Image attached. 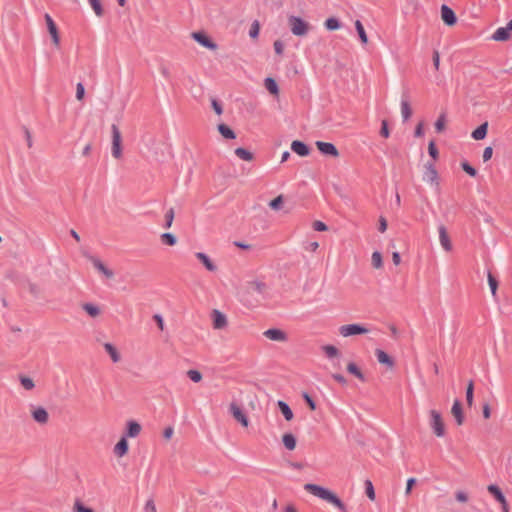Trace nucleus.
I'll return each mask as SVG.
<instances>
[{
    "mask_svg": "<svg viewBox=\"0 0 512 512\" xmlns=\"http://www.w3.org/2000/svg\"><path fill=\"white\" fill-rule=\"evenodd\" d=\"M304 489L312 495L334 505L340 512H347L344 502L332 491L317 484L307 483Z\"/></svg>",
    "mask_w": 512,
    "mask_h": 512,
    "instance_id": "f257e3e1",
    "label": "nucleus"
},
{
    "mask_svg": "<svg viewBox=\"0 0 512 512\" xmlns=\"http://www.w3.org/2000/svg\"><path fill=\"white\" fill-rule=\"evenodd\" d=\"M288 23L295 36H305L309 31V23L298 16H289Z\"/></svg>",
    "mask_w": 512,
    "mask_h": 512,
    "instance_id": "f03ea898",
    "label": "nucleus"
},
{
    "mask_svg": "<svg viewBox=\"0 0 512 512\" xmlns=\"http://www.w3.org/2000/svg\"><path fill=\"white\" fill-rule=\"evenodd\" d=\"M431 421L430 426L437 437H443L445 435V425L442 420L441 414L436 410L430 411Z\"/></svg>",
    "mask_w": 512,
    "mask_h": 512,
    "instance_id": "7ed1b4c3",
    "label": "nucleus"
},
{
    "mask_svg": "<svg viewBox=\"0 0 512 512\" xmlns=\"http://www.w3.org/2000/svg\"><path fill=\"white\" fill-rule=\"evenodd\" d=\"M111 132H112V155L114 158L119 159L122 156L121 132L116 124H112Z\"/></svg>",
    "mask_w": 512,
    "mask_h": 512,
    "instance_id": "20e7f679",
    "label": "nucleus"
},
{
    "mask_svg": "<svg viewBox=\"0 0 512 512\" xmlns=\"http://www.w3.org/2000/svg\"><path fill=\"white\" fill-rule=\"evenodd\" d=\"M368 332H369V329H367L365 326H363L361 324H346V325L340 326V328H339V333L343 337L366 334Z\"/></svg>",
    "mask_w": 512,
    "mask_h": 512,
    "instance_id": "39448f33",
    "label": "nucleus"
},
{
    "mask_svg": "<svg viewBox=\"0 0 512 512\" xmlns=\"http://www.w3.org/2000/svg\"><path fill=\"white\" fill-rule=\"evenodd\" d=\"M423 180L439 188V176L433 162H427L424 166Z\"/></svg>",
    "mask_w": 512,
    "mask_h": 512,
    "instance_id": "423d86ee",
    "label": "nucleus"
},
{
    "mask_svg": "<svg viewBox=\"0 0 512 512\" xmlns=\"http://www.w3.org/2000/svg\"><path fill=\"white\" fill-rule=\"evenodd\" d=\"M191 36L196 42L207 49L216 50L218 47L204 32H193Z\"/></svg>",
    "mask_w": 512,
    "mask_h": 512,
    "instance_id": "0eeeda50",
    "label": "nucleus"
},
{
    "mask_svg": "<svg viewBox=\"0 0 512 512\" xmlns=\"http://www.w3.org/2000/svg\"><path fill=\"white\" fill-rule=\"evenodd\" d=\"M263 335L272 341L277 342H286L288 340V335L285 331L278 328H270L263 332Z\"/></svg>",
    "mask_w": 512,
    "mask_h": 512,
    "instance_id": "6e6552de",
    "label": "nucleus"
},
{
    "mask_svg": "<svg viewBox=\"0 0 512 512\" xmlns=\"http://www.w3.org/2000/svg\"><path fill=\"white\" fill-rule=\"evenodd\" d=\"M441 19L447 26H454L457 22L455 12L446 4L441 6Z\"/></svg>",
    "mask_w": 512,
    "mask_h": 512,
    "instance_id": "1a4fd4ad",
    "label": "nucleus"
},
{
    "mask_svg": "<svg viewBox=\"0 0 512 512\" xmlns=\"http://www.w3.org/2000/svg\"><path fill=\"white\" fill-rule=\"evenodd\" d=\"M316 146L318 150L326 156L338 157L339 151L336 146L329 142L317 141Z\"/></svg>",
    "mask_w": 512,
    "mask_h": 512,
    "instance_id": "9d476101",
    "label": "nucleus"
},
{
    "mask_svg": "<svg viewBox=\"0 0 512 512\" xmlns=\"http://www.w3.org/2000/svg\"><path fill=\"white\" fill-rule=\"evenodd\" d=\"M44 18H45V22H46L48 31H49V33H50V35L52 37L53 43L56 46H59V44H60V37H59V33H58V28H57L54 20L47 13L45 14Z\"/></svg>",
    "mask_w": 512,
    "mask_h": 512,
    "instance_id": "9b49d317",
    "label": "nucleus"
},
{
    "mask_svg": "<svg viewBox=\"0 0 512 512\" xmlns=\"http://www.w3.org/2000/svg\"><path fill=\"white\" fill-rule=\"evenodd\" d=\"M401 114L403 121L409 120L412 115V108L409 101V93L408 91H404L401 98Z\"/></svg>",
    "mask_w": 512,
    "mask_h": 512,
    "instance_id": "f8f14e48",
    "label": "nucleus"
},
{
    "mask_svg": "<svg viewBox=\"0 0 512 512\" xmlns=\"http://www.w3.org/2000/svg\"><path fill=\"white\" fill-rule=\"evenodd\" d=\"M230 412L233 417L240 422L244 427H247L249 424L248 418L243 412V410L234 402L230 404Z\"/></svg>",
    "mask_w": 512,
    "mask_h": 512,
    "instance_id": "ddd939ff",
    "label": "nucleus"
},
{
    "mask_svg": "<svg viewBox=\"0 0 512 512\" xmlns=\"http://www.w3.org/2000/svg\"><path fill=\"white\" fill-rule=\"evenodd\" d=\"M213 320V328L214 329H223L227 326V318L226 316L217 309H214L211 313Z\"/></svg>",
    "mask_w": 512,
    "mask_h": 512,
    "instance_id": "4468645a",
    "label": "nucleus"
},
{
    "mask_svg": "<svg viewBox=\"0 0 512 512\" xmlns=\"http://www.w3.org/2000/svg\"><path fill=\"white\" fill-rule=\"evenodd\" d=\"M438 232H439L440 243H441V246L443 247V249L446 251H451L452 243H451V240L449 238V235H448V232H447L445 226L440 225L438 227Z\"/></svg>",
    "mask_w": 512,
    "mask_h": 512,
    "instance_id": "2eb2a0df",
    "label": "nucleus"
},
{
    "mask_svg": "<svg viewBox=\"0 0 512 512\" xmlns=\"http://www.w3.org/2000/svg\"><path fill=\"white\" fill-rule=\"evenodd\" d=\"M291 149L294 153L301 157L308 156L310 153L309 146L300 140H294L291 144Z\"/></svg>",
    "mask_w": 512,
    "mask_h": 512,
    "instance_id": "dca6fc26",
    "label": "nucleus"
},
{
    "mask_svg": "<svg viewBox=\"0 0 512 512\" xmlns=\"http://www.w3.org/2000/svg\"><path fill=\"white\" fill-rule=\"evenodd\" d=\"M451 413L454 416L456 423L458 425H462L464 423V414H463V410H462V405L458 399H456L454 401L452 409H451Z\"/></svg>",
    "mask_w": 512,
    "mask_h": 512,
    "instance_id": "f3484780",
    "label": "nucleus"
},
{
    "mask_svg": "<svg viewBox=\"0 0 512 512\" xmlns=\"http://www.w3.org/2000/svg\"><path fill=\"white\" fill-rule=\"evenodd\" d=\"M195 256L208 271L215 272L217 270L216 264H214V262L209 258L207 254L203 252H197Z\"/></svg>",
    "mask_w": 512,
    "mask_h": 512,
    "instance_id": "a211bd4d",
    "label": "nucleus"
},
{
    "mask_svg": "<svg viewBox=\"0 0 512 512\" xmlns=\"http://www.w3.org/2000/svg\"><path fill=\"white\" fill-rule=\"evenodd\" d=\"M375 355L379 363L386 365L388 368H393L395 362L391 356L381 349L375 350Z\"/></svg>",
    "mask_w": 512,
    "mask_h": 512,
    "instance_id": "6ab92c4d",
    "label": "nucleus"
},
{
    "mask_svg": "<svg viewBox=\"0 0 512 512\" xmlns=\"http://www.w3.org/2000/svg\"><path fill=\"white\" fill-rule=\"evenodd\" d=\"M91 260L94 268L101 272L106 278L111 279L114 277V272L107 268L100 259L92 258Z\"/></svg>",
    "mask_w": 512,
    "mask_h": 512,
    "instance_id": "aec40b11",
    "label": "nucleus"
},
{
    "mask_svg": "<svg viewBox=\"0 0 512 512\" xmlns=\"http://www.w3.org/2000/svg\"><path fill=\"white\" fill-rule=\"evenodd\" d=\"M140 432L141 425L134 420H130L127 422V429L124 437L135 438L140 434Z\"/></svg>",
    "mask_w": 512,
    "mask_h": 512,
    "instance_id": "412c9836",
    "label": "nucleus"
},
{
    "mask_svg": "<svg viewBox=\"0 0 512 512\" xmlns=\"http://www.w3.org/2000/svg\"><path fill=\"white\" fill-rule=\"evenodd\" d=\"M33 419L39 424H46L49 419L48 412L43 407H38L32 412Z\"/></svg>",
    "mask_w": 512,
    "mask_h": 512,
    "instance_id": "4be33fe9",
    "label": "nucleus"
},
{
    "mask_svg": "<svg viewBox=\"0 0 512 512\" xmlns=\"http://www.w3.org/2000/svg\"><path fill=\"white\" fill-rule=\"evenodd\" d=\"M487 489L489 493L492 494L495 497V499L501 503V505H506L505 496L497 485L491 484L488 486Z\"/></svg>",
    "mask_w": 512,
    "mask_h": 512,
    "instance_id": "5701e85b",
    "label": "nucleus"
},
{
    "mask_svg": "<svg viewBox=\"0 0 512 512\" xmlns=\"http://www.w3.org/2000/svg\"><path fill=\"white\" fill-rule=\"evenodd\" d=\"M510 30L505 27L498 28L492 35V39L495 41H507L510 38Z\"/></svg>",
    "mask_w": 512,
    "mask_h": 512,
    "instance_id": "b1692460",
    "label": "nucleus"
},
{
    "mask_svg": "<svg viewBox=\"0 0 512 512\" xmlns=\"http://www.w3.org/2000/svg\"><path fill=\"white\" fill-rule=\"evenodd\" d=\"M128 452V442L126 437H122L114 447V453L118 457H122Z\"/></svg>",
    "mask_w": 512,
    "mask_h": 512,
    "instance_id": "393cba45",
    "label": "nucleus"
},
{
    "mask_svg": "<svg viewBox=\"0 0 512 512\" xmlns=\"http://www.w3.org/2000/svg\"><path fill=\"white\" fill-rule=\"evenodd\" d=\"M488 131V122L482 123L472 132V138L475 140H482L486 137Z\"/></svg>",
    "mask_w": 512,
    "mask_h": 512,
    "instance_id": "a878e982",
    "label": "nucleus"
},
{
    "mask_svg": "<svg viewBox=\"0 0 512 512\" xmlns=\"http://www.w3.org/2000/svg\"><path fill=\"white\" fill-rule=\"evenodd\" d=\"M104 349L109 354V356L111 357V360L114 363H117L121 360L120 353L118 352V350L116 349V347L113 344L105 343Z\"/></svg>",
    "mask_w": 512,
    "mask_h": 512,
    "instance_id": "bb28decb",
    "label": "nucleus"
},
{
    "mask_svg": "<svg viewBox=\"0 0 512 512\" xmlns=\"http://www.w3.org/2000/svg\"><path fill=\"white\" fill-rule=\"evenodd\" d=\"M277 405H278L281 413L283 414L285 420L291 421L293 419L294 415H293V412H292L291 408L289 407V405L282 400H279L277 402Z\"/></svg>",
    "mask_w": 512,
    "mask_h": 512,
    "instance_id": "cd10ccee",
    "label": "nucleus"
},
{
    "mask_svg": "<svg viewBox=\"0 0 512 512\" xmlns=\"http://www.w3.org/2000/svg\"><path fill=\"white\" fill-rule=\"evenodd\" d=\"M218 131L225 139H235L236 138L235 132L226 124H223V123L219 124Z\"/></svg>",
    "mask_w": 512,
    "mask_h": 512,
    "instance_id": "c85d7f7f",
    "label": "nucleus"
},
{
    "mask_svg": "<svg viewBox=\"0 0 512 512\" xmlns=\"http://www.w3.org/2000/svg\"><path fill=\"white\" fill-rule=\"evenodd\" d=\"M265 88L272 94V95H278L279 88L277 82L271 78L267 77L264 81Z\"/></svg>",
    "mask_w": 512,
    "mask_h": 512,
    "instance_id": "c756f323",
    "label": "nucleus"
},
{
    "mask_svg": "<svg viewBox=\"0 0 512 512\" xmlns=\"http://www.w3.org/2000/svg\"><path fill=\"white\" fill-rule=\"evenodd\" d=\"M282 441H283V444L284 446L288 449V450H294L295 447H296V438L293 434L291 433H286L283 435L282 437Z\"/></svg>",
    "mask_w": 512,
    "mask_h": 512,
    "instance_id": "7c9ffc66",
    "label": "nucleus"
},
{
    "mask_svg": "<svg viewBox=\"0 0 512 512\" xmlns=\"http://www.w3.org/2000/svg\"><path fill=\"white\" fill-rule=\"evenodd\" d=\"M234 153L237 157L244 161H252L254 159L253 153L242 147L236 148Z\"/></svg>",
    "mask_w": 512,
    "mask_h": 512,
    "instance_id": "2f4dec72",
    "label": "nucleus"
},
{
    "mask_svg": "<svg viewBox=\"0 0 512 512\" xmlns=\"http://www.w3.org/2000/svg\"><path fill=\"white\" fill-rule=\"evenodd\" d=\"M347 371L357 377L360 381L364 382L365 376L362 371L358 368V366L354 362H350L347 365Z\"/></svg>",
    "mask_w": 512,
    "mask_h": 512,
    "instance_id": "473e14b6",
    "label": "nucleus"
},
{
    "mask_svg": "<svg viewBox=\"0 0 512 512\" xmlns=\"http://www.w3.org/2000/svg\"><path fill=\"white\" fill-rule=\"evenodd\" d=\"M82 308L85 312H87L93 318L100 315L99 307L92 303H85L82 305Z\"/></svg>",
    "mask_w": 512,
    "mask_h": 512,
    "instance_id": "72a5a7b5",
    "label": "nucleus"
},
{
    "mask_svg": "<svg viewBox=\"0 0 512 512\" xmlns=\"http://www.w3.org/2000/svg\"><path fill=\"white\" fill-rule=\"evenodd\" d=\"M355 28H356V31H357V33L359 35V38H360V41L362 42V44H367L368 37H367L365 29H364V27H363V25H362L360 20H356Z\"/></svg>",
    "mask_w": 512,
    "mask_h": 512,
    "instance_id": "f704fd0d",
    "label": "nucleus"
},
{
    "mask_svg": "<svg viewBox=\"0 0 512 512\" xmlns=\"http://www.w3.org/2000/svg\"><path fill=\"white\" fill-rule=\"evenodd\" d=\"M161 242L164 245L174 246L177 243V238L172 233H163L160 236Z\"/></svg>",
    "mask_w": 512,
    "mask_h": 512,
    "instance_id": "c9c22d12",
    "label": "nucleus"
},
{
    "mask_svg": "<svg viewBox=\"0 0 512 512\" xmlns=\"http://www.w3.org/2000/svg\"><path fill=\"white\" fill-rule=\"evenodd\" d=\"M324 25L327 30L334 31L340 28V21L335 17H330L325 21Z\"/></svg>",
    "mask_w": 512,
    "mask_h": 512,
    "instance_id": "e433bc0d",
    "label": "nucleus"
},
{
    "mask_svg": "<svg viewBox=\"0 0 512 512\" xmlns=\"http://www.w3.org/2000/svg\"><path fill=\"white\" fill-rule=\"evenodd\" d=\"M473 395H474V384L473 381L470 380L467 388H466V402L469 407L473 405Z\"/></svg>",
    "mask_w": 512,
    "mask_h": 512,
    "instance_id": "4c0bfd02",
    "label": "nucleus"
},
{
    "mask_svg": "<svg viewBox=\"0 0 512 512\" xmlns=\"http://www.w3.org/2000/svg\"><path fill=\"white\" fill-rule=\"evenodd\" d=\"M445 124H446V113H441L438 117V119L435 122V129L436 132L441 133L445 130Z\"/></svg>",
    "mask_w": 512,
    "mask_h": 512,
    "instance_id": "58836bf2",
    "label": "nucleus"
},
{
    "mask_svg": "<svg viewBox=\"0 0 512 512\" xmlns=\"http://www.w3.org/2000/svg\"><path fill=\"white\" fill-rule=\"evenodd\" d=\"M88 2L91 5L92 9L94 10L95 14L98 17H101L104 13V10H103L100 0H88Z\"/></svg>",
    "mask_w": 512,
    "mask_h": 512,
    "instance_id": "ea45409f",
    "label": "nucleus"
},
{
    "mask_svg": "<svg viewBox=\"0 0 512 512\" xmlns=\"http://www.w3.org/2000/svg\"><path fill=\"white\" fill-rule=\"evenodd\" d=\"M488 283L491 289V293L495 297L498 288V280L495 276L492 275L491 272H488Z\"/></svg>",
    "mask_w": 512,
    "mask_h": 512,
    "instance_id": "a19ab883",
    "label": "nucleus"
},
{
    "mask_svg": "<svg viewBox=\"0 0 512 512\" xmlns=\"http://www.w3.org/2000/svg\"><path fill=\"white\" fill-rule=\"evenodd\" d=\"M371 261H372V265L374 268H376V269L381 268L383 265L381 253L378 251L373 252Z\"/></svg>",
    "mask_w": 512,
    "mask_h": 512,
    "instance_id": "79ce46f5",
    "label": "nucleus"
},
{
    "mask_svg": "<svg viewBox=\"0 0 512 512\" xmlns=\"http://www.w3.org/2000/svg\"><path fill=\"white\" fill-rule=\"evenodd\" d=\"M20 383L25 390H32L35 387L34 381L27 376H20Z\"/></svg>",
    "mask_w": 512,
    "mask_h": 512,
    "instance_id": "37998d69",
    "label": "nucleus"
},
{
    "mask_svg": "<svg viewBox=\"0 0 512 512\" xmlns=\"http://www.w3.org/2000/svg\"><path fill=\"white\" fill-rule=\"evenodd\" d=\"M283 203H284L283 195H279L269 202V207L273 210H279V209H281Z\"/></svg>",
    "mask_w": 512,
    "mask_h": 512,
    "instance_id": "c03bdc74",
    "label": "nucleus"
},
{
    "mask_svg": "<svg viewBox=\"0 0 512 512\" xmlns=\"http://www.w3.org/2000/svg\"><path fill=\"white\" fill-rule=\"evenodd\" d=\"M73 512H95L92 508L84 506V504L77 499L73 506Z\"/></svg>",
    "mask_w": 512,
    "mask_h": 512,
    "instance_id": "a18cd8bd",
    "label": "nucleus"
},
{
    "mask_svg": "<svg viewBox=\"0 0 512 512\" xmlns=\"http://www.w3.org/2000/svg\"><path fill=\"white\" fill-rule=\"evenodd\" d=\"M323 351L325 352L326 356L329 358H334V357L338 356V354H339L338 349L333 345L323 346Z\"/></svg>",
    "mask_w": 512,
    "mask_h": 512,
    "instance_id": "49530a36",
    "label": "nucleus"
},
{
    "mask_svg": "<svg viewBox=\"0 0 512 512\" xmlns=\"http://www.w3.org/2000/svg\"><path fill=\"white\" fill-rule=\"evenodd\" d=\"M365 493L370 500L375 499V491L373 484L370 480L365 481Z\"/></svg>",
    "mask_w": 512,
    "mask_h": 512,
    "instance_id": "de8ad7c7",
    "label": "nucleus"
},
{
    "mask_svg": "<svg viewBox=\"0 0 512 512\" xmlns=\"http://www.w3.org/2000/svg\"><path fill=\"white\" fill-rule=\"evenodd\" d=\"M187 376L189 377V379L195 383H198L202 380V374L198 371V370H188L187 371Z\"/></svg>",
    "mask_w": 512,
    "mask_h": 512,
    "instance_id": "09e8293b",
    "label": "nucleus"
},
{
    "mask_svg": "<svg viewBox=\"0 0 512 512\" xmlns=\"http://www.w3.org/2000/svg\"><path fill=\"white\" fill-rule=\"evenodd\" d=\"M174 209L173 208H170L166 214H165V224H164V227L165 228H170L172 223H173V220H174Z\"/></svg>",
    "mask_w": 512,
    "mask_h": 512,
    "instance_id": "8fccbe9b",
    "label": "nucleus"
},
{
    "mask_svg": "<svg viewBox=\"0 0 512 512\" xmlns=\"http://www.w3.org/2000/svg\"><path fill=\"white\" fill-rule=\"evenodd\" d=\"M428 153L433 158L434 161L438 159L439 152L433 140L429 142Z\"/></svg>",
    "mask_w": 512,
    "mask_h": 512,
    "instance_id": "3c124183",
    "label": "nucleus"
},
{
    "mask_svg": "<svg viewBox=\"0 0 512 512\" xmlns=\"http://www.w3.org/2000/svg\"><path fill=\"white\" fill-rule=\"evenodd\" d=\"M462 169L471 177H475L477 175V170L471 166L468 162H462L461 163Z\"/></svg>",
    "mask_w": 512,
    "mask_h": 512,
    "instance_id": "603ef678",
    "label": "nucleus"
},
{
    "mask_svg": "<svg viewBox=\"0 0 512 512\" xmlns=\"http://www.w3.org/2000/svg\"><path fill=\"white\" fill-rule=\"evenodd\" d=\"M259 30H260L259 22L257 20H255L251 24V27H250V30H249V36L251 38H256L258 36V34H259Z\"/></svg>",
    "mask_w": 512,
    "mask_h": 512,
    "instance_id": "864d4df0",
    "label": "nucleus"
},
{
    "mask_svg": "<svg viewBox=\"0 0 512 512\" xmlns=\"http://www.w3.org/2000/svg\"><path fill=\"white\" fill-rule=\"evenodd\" d=\"M302 397L311 410H316V403L308 393L304 392Z\"/></svg>",
    "mask_w": 512,
    "mask_h": 512,
    "instance_id": "5fc2aeb1",
    "label": "nucleus"
},
{
    "mask_svg": "<svg viewBox=\"0 0 512 512\" xmlns=\"http://www.w3.org/2000/svg\"><path fill=\"white\" fill-rule=\"evenodd\" d=\"M380 135L385 138H388L390 135L389 128H388V122L386 120H382Z\"/></svg>",
    "mask_w": 512,
    "mask_h": 512,
    "instance_id": "6e6d98bb",
    "label": "nucleus"
},
{
    "mask_svg": "<svg viewBox=\"0 0 512 512\" xmlns=\"http://www.w3.org/2000/svg\"><path fill=\"white\" fill-rule=\"evenodd\" d=\"M84 95H85L84 85L81 82H79L76 86V98L78 100H82L84 98Z\"/></svg>",
    "mask_w": 512,
    "mask_h": 512,
    "instance_id": "4d7b16f0",
    "label": "nucleus"
},
{
    "mask_svg": "<svg viewBox=\"0 0 512 512\" xmlns=\"http://www.w3.org/2000/svg\"><path fill=\"white\" fill-rule=\"evenodd\" d=\"M313 228L315 231L319 232L326 231L328 229L327 225L324 222L318 220L313 223Z\"/></svg>",
    "mask_w": 512,
    "mask_h": 512,
    "instance_id": "13d9d810",
    "label": "nucleus"
},
{
    "mask_svg": "<svg viewBox=\"0 0 512 512\" xmlns=\"http://www.w3.org/2000/svg\"><path fill=\"white\" fill-rule=\"evenodd\" d=\"M211 104L217 115H221L223 113L222 105L216 99H212Z\"/></svg>",
    "mask_w": 512,
    "mask_h": 512,
    "instance_id": "bf43d9fd",
    "label": "nucleus"
},
{
    "mask_svg": "<svg viewBox=\"0 0 512 512\" xmlns=\"http://www.w3.org/2000/svg\"><path fill=\"white\" fill-rule=\"evenodd\" d=\"M145 512H157L156 505L152 499H149L144 507Z\"/></svg>",
    "mask_w": 512,
    "mask_h": 512,
    "instance_id": "052dcab7",
    "label": "nucleus"
},
{
    "mask_svg": "<svg viewBox=\"0 0 512 512\" xmlns=\"http://www.w3.org/2000/svg\"><path fill=\"white\" fill-rule=\"evenodd\" d=\"M276 54L282 55L284 51V44L280 40H276L273 44Z\"/></svg>",
    "mask_w": 512,
    "mask_h": 512,
    "instance_id": "680f3d73",
    "label": "nucleus"
},
{
    "mask_svg": "<svg viewBox=\"0 0 512 512\" xmlns=\"http://www.w3.org/2000/svg\"><path fill=\"white\" fill-rule=\"evenodd\" d=\"M28 289H29V292H30L33 296H35V297H37V296L39 295V293H40V288H39V286H38L37 284H35V283H29V285H28Z\"/></svg>",
    "mask_w": 512,
    "mask_h": 512,
    "instance_id": "e2e57ef3",
    "label": "nucleus"
},
{
    "mask_svg": "<svg viewBox=\"0 0 512 512\" xmlns=\"http://www.w3.org/2000/svg\"><path fill=\"white\" fill-rule=\"evenodd\" d=\"M492 155H493V149H492V147H490V146H489V147H486V148L484 149V151H483V161H484V162L489 161V160L491 159Z\"/></svg>",
    "mask_w": 512,
    "mask_h": 512,
    "instance_id": "0e129e2a",
    "label": "nucleus"
},
{
    "mask_svg": "<svg viewBox=\"0 0 512 512\" xmlns=\"http://www.w3.org/2000/svg\"><path fill=\"white\" fill-rule=\"evenodd\" d=\"M415 483H416L415 478H409L407 480V486H406V490H405L406 495H409L411 493V490H412L413 486L415 485Z\"/></svg>",
    "mask_w": 512,
    "mask_h": 512,
    "instance_id": "69168bd1",
    "label": "nucleus"
},
{
    "mask_svg": "<svg viewBox=\"0 0 512 512\" xmlns=\"http://www.w3.org/2000/svg\"><path fill=\"white\" fill-rule=\"evenodd\" d=\"M153 319L155 320L157 326L159 327L160 330H164V321H163V318L161 315L159 314H155L153 316Z\"/></svg>",
    "mask_w": 512,
    "mask_h": 512,
    "instance_id": "338daca9",
    "label": "nucleus"
},
{
    "mask_svg": "<svg viewBox=\"0 0 512 512\" xmlns=\"http://www.w3.org/2000/svg\"><path fill=\"white\" fill-rule=\"evenodd\" d=\"M415 137H422L424 135V128H423V122H420L414 131Z\"/></svg>",
    "mask_w": 512,
    "mask_h": 512,
    "instance_id": "774afa93",
    "label": "nucleus"
}]
</instances>
